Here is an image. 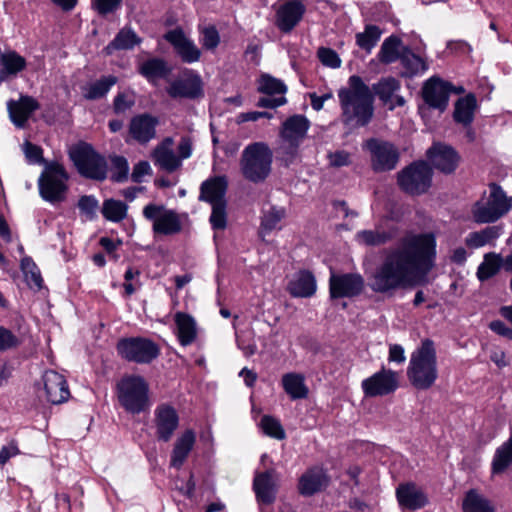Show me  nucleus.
Instances as JSON below:
<instances>
[{"label": "nucleus", "mask_w": 512, "mask_h": 512, "mask_svg": "<svg viewBox=\"0 0 512 512\" xmlns=\"http://www.w3.org/2000/svg\"><path fill=\"white\" fill-rule=\"evenodd\" d=\"M435 258L433 233H408L396 246L385 250L382 261L368 276V286L375 293L393 295L426 276L434 267Z\"/></svg>", "instance_id": "f257e3e1"}, {"label": "nucleus", "mask_w": 512, "mask_h": 512, "mask_svg": "<svg viewBox=\"0 0 512 512\" xmlns=\"http://www.w3.org/2000/svg\"><path fill=\"white\" fill-rule=\"evenodd\" d=\"M341 122L349 128L367 126L374 116V95L362 78L352 75L348 87L338 91Z\"/></svg>", "instance_id": "f03ea898"}, {"label": "nucleus", "mask_w": 512, "mask_h": 512, "mask_svg": "<svg viewBox=\"0 0 512 512\" xmlns=\"http://www.w3.org/2000/svg\"><path fill=\"white\" fill-rule=\"evenodd\" d=\"M407 377L417 390H428L434 385L438 378V369L433 341L425 339L411 354Z\"/></svg>", "instance_id": "7ed1b4c3"}, {"label": "nucleus", "mask_w": 512, "mask_h": 512, "mask_svg": "<svg viewBox=\"0 0 512 512\" xmlns=\"http://www.w3.org/2000/svg\"><path fill=\"white\" fill-rule=\"evenodd\" d=\"M512 208L509 198L497 183H490L488 192H484L471 209L473 221L477 224L495 223Z\"/></svg>", "instance_id": "20e7f679"}, {"label": "nucleus", "mask_w": 512, "mask_h": 512, "mask_svg": "<svg viewBox=\"0 0 512 512\" xmlns=\"http://www.w3.org/2000/svg\"><path fill=\"white\" fill-rule=\"evenodd\" d=\"M273 152L265 142L247 145L241 155L240 168L243 177L252 183H261L270 175Z\"/></svg>", "instance_id": "39448f33"}, {"label": "nucleus", "mask_w": 512, "mask_h": 512, "mask_svg": "<svg viewBox=\"0 0 512 512\" xmlns=\"http://www.w3.org/2000/svg\"><path fill=\"white\" fill-rule=\"evenodd\" d=\"M116 391L121 407L128 413L140 414L150 406L149 384L142 376H124L117 383Z\"/></svg>", "instance_id": "423d86ee"}, {"label": "nucleus", "mask_w": 512, "mask_h": 512, "mask_svg": "<svg viewBox=\"0 0 512 512\" xmlns=\"http://www.w3.org/2000/svg\"><path fill=\"white\" fill-rule=\"evenodd\" d=\"M69 176L62 164L48 163L38 179L39 194L43 200L56 204L65 200Z\"/></svg>", "instance_id": "0eeeda50"}, {"label": "nucleus", "mask_w": 512, "mask_h": 512, "mask_svg": "<svg viewBox=\"0 0 512 512\" xmlns=\"http://www.w3.org/2000/svg\"><path fill=\"white\" fill-rule=\"evenodd\" d=\"M69 156L82 176L97 181L106 179L107 162L90 144L81 143L73 147Z\"/></svg>", "instance_id": "6e6552de"}, {"label": "nucleus", "mask_w": 512, "mask_h": 512, "mask_svg": "<svg viewBox=\"0 0 512 512\" xmlns=\"http://www.w3.org/2000/svg\"><path fill=\"white\" fill-rule=\"evenodd\" d=\"M433 171L425 161H415L401 170L397 175L399 187L410 195H421L432 184Z\"/></svg>", "instance_id": "1a4fd4ad"}, {"label": "nucleus", "mask_w": 512, "mask_h": 512, "mask_svg": "<svg viewBox=\"0 0 512 512\" xmlns=\"http://www.w3.org/2000/svg\"><path fill=\"white\" fill-rule=\"evenodd\" d=\"M118 353L127 361L148 364L160 354L159 346L148 338L131 337L121 339L117 345Z\"/></svg>", "instance_id": "9d476101"}, {"label": "nucleus", "mask_w": 512, "mask_h": 512, "mask_svg": "<svg viewBox=\"0 0 512 512\" xmlns=\"http://www.w3.org/2000/svg\"><path fill=\"white\" fill-rule=\"evenodd\" d=\"M399 373L384 366L364 379L361 388L366 397H382L393 394L399 388Z\"/></svg>", "instance_id": "9b49d317"}, {"label": "nucleus", "mask_w": 512, "mask_h": 512, "mask_svg": "<svg viewBox=\"0 0 512 512\" xmlns=\"http://www.w3.org/2000/svg\"><path fill=\"white\" fill-rule=\"evenodd\" d=\"M365 146L371 154V166L375 172L390 171L397 166L400 155L392 143L371 138Z\"/></svg>", "instance_id": "f8f14e48"}, {"label": "nucleus", "mask_w": 512, "mask_h": 512, "mask_svg": "<svg viewBox=\"0 0 512 512\" xmlns=\"http://www.w3.org/2000/svg\"><path fill=\"white\" fill-rule=\"evenodd\" d=\"M143 216L153 221L154 233L172 235L181 231V222L178 214L167 210L163 205L148 204L143 209Z\"/></svg>", "instance_id": "ddd939ff"}, {"label": "nucleus", "mask_w": 512, "mask_h": 512, "mask_svg": "<svg viewBox=\"0 0 512 512\" xmlns=\"http://www.w3.org/2000/svg\"><path fill=\"white\" fill-rule=\"evenodd\" d=\"M364 278L358 273H332L329 279V292L332 299L352 298L362 293Z\"/></svg>", "instance_id": "4468645a"}, {"label": "nucleus", "mask_w": 512, "mask_h": 512, "mask_svg": "<svg viewBox=\"0 0 512 512\" xmlns=\"http://www.w3.org/2000/svg\"><path fill=\"white\" fill-rule=\"evenodd\" d=\"M453 91L459 93L463 89L454 90L451 83L434 76L425 82L422 96L429 107L444 111L448 106L449 97Z\"/></svg>", "instance_id": "2eb2a0df"}, {"label": "nucleus", "mask_w": 512, "mask_h": 512, "mask_svg": "<svg viewBox=\"0 0 512 512\" xmlns=\"http://www.w3.org/2000/svg\"><path fill=\"white\" fill-rule=\"evenodd\" d=\"M155 435L159 441L168 442L179 426L176 409L169 404H160L154 411Z\"/></svg>", "instance_id": "dca6fc26"}, {"label": "nucleus", "mask_w": 512, "mask_h": 512, "mask_svg": "<svg viewBox=\"0 0 512 512\" xmlns=\"http://www.w3.org/2000/svg\"><path fill=\"white\" fill-rule=\"evenodd\" d=\"M305 11L300 0H287L277 7L274 24L282 33H290L302 20Z\"/></svg>", "instance_id": "f3484780"}, {"label": "nucleus", "mask_w": 512, "mask_h": 512, "mask_svg": "<svg viewBox=\"0 0 512 512\" xmlns=\"http://www.w3.org/2000/svg\"><path fill=\"white\" fill-rule=\"evenodd\" d=\"M164 39L169 42L183 63L192 64L201 58V50L188 38L181 28L168 31Z\"/></svg>", "instance_id": "a211bd4d"}, {"label": "nucleus", "mask_w": 512, "mask_h": 512, "mask_svg": "<svg viewBox=\"0 0 512 512\" xmlns=\"http://www.w3.org/2000/svg\"><path fill=\"white\" fill-rule=\"evenodd\" d=\"M427 158L433 167L444 174H452L459 165L460 155L450 145L434 143L427 150Z\"/></svg>", "instance_id": "6ab92c4d"}, {"label": "nucleus", "mask_w": 512, "mask_h": 512, "mask_svg": "<svg viewBox=\"0 0 512 512\" xmlns=\"http://www.w3.org/2000/svg\"><path fill=\"white\" fill-rule=\"evenodd\" d=\"M395 495L399 506L406 510H419L429 503L427 494L414 482L399 484Z\"/></svg>", "instance_id": "aec40b11"}, {"label": "nucleus", "mask_w": 512, "mask_h": 512, "mask_svg": "<svg viewBox=\"0 0 512 512\" xmlns=\"http://www.w3.org/2000/svg\"><path fill=\"white\" fill-rule=\"evenodd\" d=\"M159 119L149 113H142L131 118L129 134L137 143L145 145L156 137Z\"/></svg>", "instance_id": "412c9836"}, {"label": "nucleus", "mask_w": 512, "mask_h": 512, "mask_svg": "<svg viewBox=\"0 0 512 512\" xmlns=\"http://www.w3.org/2000/svg\"><path fill=\"white\" fill-rule=\"evenodd\" d=\"M43 382L47 401L52 404H61L68 400L70 391L63 375L54 370L45 371Z\"/></svg>", "instance_id": "4be33fe9"}, {"label": "nucleus", "mask_w": 512, "mask_h": 512, "mask_svg": "<svg viewBox=\"0 0 512 512\" xmlns=\"http://www.w3.org/2000/svg\"><path fill=\"white\" fill-rule=\"evenodd\" d=\"M171 98L196 99L203 96V83L199 75L176 79L167 87Z\"/></svg>", "instance_id": "5701e85b"}, {"label": "nucleus", "mask_w": 512, "mask_h": 512, "mask_svg": "<svg viewBox=\"0 0 512 512\" xmlns=\"http://www.w3.org/2000/svg\"><path fill=\"white\" fill-rule=\"evenodd\" d=\"M228 181L225 176H216L202 182L199 200L210 205L226 203Z\"/></svg>", "instance_id": "b1692460"}, {"label": "nucleus", "mask_w": 512, "mask_h": 512, "mask_svg": "<svg viewBox=\"0 0 512 512\" xmlns=\"http://www.w3.org/2000/svg\"><path fill=\"white\" fill-rule=\"evenodd\" d=\"M39 103L31 96H21L18 101L9 100L7 102V109L11 121L15 126L23 128L31 116V114L38 110Z\"/></svg>", "instance_id": "393cba45"}, {"label": "nucleus", "mask_w": 512, "mask_h": 512, "mask_svg": "<svg viewBox=\"0 0 512 512\" xmlns=\"http://www.w3.org/2000/svg\"><path fill=\"white\" fill-rule=\"evenodd\" d=\"M253 490L257 501L266 505L272 504L276 499L277 485L273 469L257 473L253 481Z\"/></svg>", "instance_id": "a878e982"}, {"label": "nucleus", "mask_w": 512, "mask_h": 512, "mask_svg": "<svg viewBox=\"0 0 512 512\" xmlns=\"http://www.w3.org/2000/svg\"><path fill=\"white\" fill-rule=\"evenodd\" d=\"M316 289V279L308 270H300L295 273L287 285L289 294L296 298L311 297L315 294Z\"/></svg>", "instance_id": "bb28decb"}, {"label": "nucleus", "mask_w": 512, "mask_h": 512, "mask_svg": "<svg viewBox=\"0 0 512 512\" xmlns=\"http://www.w3.org/2000/svg\"><path fill=\"white\" fill-rule=\"evenodd\" d=\"M310 128L309 120L300 114L288 117L280 130V138L288 141L302 143L307 136Z\"/></svg>", "instance_id": "cd10ccee"}, {"label": "nucleus", "mask_w": 512, "mask_h": 512, "mask_svg": "<svg viewBox=\"0 0 512 512\" xmlns=\"http://www.w3.org/2000/svg\"><path fill=\"white\" fill-rule=\"evenodd\" d=\"M196 441L195 432L192 429L185 430L180 437L177 438L170 459V465L176 469L183 466L190 452L192 451Z\"/></svg>", "instance_id": "c85d7f7f"}, {"label": "nucleus", "mask_w": 512, "mask_h": 512, "mask_svg": "<svg viewBox=\"0 0 512 512\" xmlns=\"http://www.w3.org/2000/svg\"><path fill=\"white\" fill-rule=\"evenodd\" d=\"M328 484L325 472L319 468L306 471L299 479L298 489L303 496H312L321 491Z\"/></svg>", "instance_id": "c756f323"}, {"label": "nucleus", "mask_w": 512, "mask_h": 512, "mask_svg": "<svg viewBox=\"0 0 512 512\" xmlns=\"http://www.w3.org/2000/svg\"><path fill=\"white\" fill-rule=\"evenodd\" d=\"M502 233V225L487 226L479 231L469 233L465 238V244L471 249H477L485 245H493Z\"/></svg>", "instance_id": "7c9ffc66"}, {"label": "nucleus", "mask_w": 512, "mask_h": 512, "mask_svg": "<svg viewBox=\"0 0 512 512\" xmlns=\"http://www.w3.org/2000/svg\"><path fill=\"white\" fill-rule=\"evenodd\" d=\"M141 38L136 32L128 26L121 28L114 39L104 48L107 55H111L118 50H132L141 43Z\"/></svg>", "instance_id": "2f4dec72"}, {"label": "nucleus", "mask_w": 512, "mask_h": 512, "mask_svg": "<svg viewBox=\"0 0 512 512\" xmlns=\"http://www.w3.org/2000/svg\"><path fill=\"white\" fill-rule=\"evenodd\" d=\"M177 336L182 346L191 345L197 337V327L194 318L183 312L175 314Z\"/></svg>", "instance_id": "473e14b6"}, {"label": "nucleus", "mask_w": 512, "mask_h": 512, "mask_svg": "<svg viewBox=\"0 0 512 512\" xmlns=\"http://www.w3.org/2000/svg\"><path fill=\"white\" fill-rule=\"evenodd\" d=\"M138 71L149 82H152L156 79L167 78L170 75L172 68L166 60L154 57L142 62L139 65Z\"/></svg>", "instance_id": "72a5a7b5"}, {"label": "nucleus", "mask_w": 512, "mask_h": 512, "mask_svg": "<svg viewBox=\"0 0 512 512\" xmlns=\"http://www.w3.org/2000/svg\"><path fill=\"white\" fill-rule=\"evenodd\" d=\"M397 234V228L393 227L388 230H361L355 235V239L358 243L365 246H381L392 241Z\"/></svg>", "instance_id": "f704fd0d"}, {"label": "nucleus", "mask_w": 512, "mask_h": 512, "mask_svg": "<svg viewBox=\"0 0 512 512\" xmlns=\"http://www.w3.org/2000/svg\"><path fill=\"white\" fill-rule=\"evenodd\" d=\"M400 62L404 68V72L401 75L405 78H412L428 70V64L425 60L408 47L402 48Z\"/></svg>", "instance_id": "c9c22d12"}, {"label": "nucleus", "mask_w": 512, "mask_h": 512, "mask_svg": "<svg viewBox=\"0 0 512 512\" xmlns=\"http://www.w3.org/2000/svg\"><path fill=\"white\" fill-rule=\"evenodd\" d=\"M476 106V97L473 94H468L465 97L459 98L455 103L453 113L455 122L460 123L465 127L470 126L474 119Z\"/></svg>", "instance_id": "e433bc0d"}, {"label": "nucleus", "mask_w": 512, "mask_h": 512, "mask_svg": "<svg viewBox=\"0 0 512 512\" xmlns=\"http://www.w3.org/2000/svg\"><path fill=\"white\" fill-rule=\"evenodd\" d=\"M463 512H495L493 503L475 489L466 492L462 502Z\"/></svg>", "instance_id": "4c0bfd02"}, {"label": "nucleus", "mask_w": 512, "mask_h": 512, "mask_svg": "<svg viewBox=\"0 0 512 512\" xmlns=\"http://www.w3.org/2000/svg\"><path fill=\"white\" fill-rule=\"evenodd\" d=\"M402 40L391 35L387 37L378 52V60L383 64H391L401 59L402 56Z\"/></svg>", "instance_id": "58836bf2"}, {"label": "nucleus", "mask_w": 512, "mask_h": 512, "mask_svg": "<svg viewBox=\"0 0 512 512\" xmlns=\"http://www.w3.org/2000/svg\"><path fill=\"white\" fill-rule=\"evenodd\" d=\"M282 385L285 392L293 400L304 399L308 395L305 379L298 373H287L282 377Z\"/></svg>", "instance_id": "ea45409f"}, {"label": "nucleus", "mask_w": 512, "mask_h": 512, "mask_svg": "<svg viewBox=\"0 0 512 512\" xmlns=\"http://www.w3.org/2000/svg\"><path fill=\"white\" fill-rule=\"evenodd\" d=\"M117 82L118 78L114 75L103 76L83 89V97L87 100L101 99L107 95Z\"/></svg>", "instance_id": "a19ab883"}, {"label": "nucleus", "mask_w": 512, "mask_h": 512, "mask_svg": "<svg viewBox=\"0 0 512 512\" xmlns=\"http://www.w3.org/2000/svg\"><path fill=\"white\" fill-rule=\"evenodd\" d=\"M26 66L25 59L14 51L3 53L0 56V83L8 75H15Z\"/></svg>", "instance_id": "79ce46f5"}, {"label": "nucleus", "mask_w": 512, "mask_h": 512, "mask_svg": "<svg viewBox=\"0 0 512 512\" xmlns=\"http://www.w3.org/2000/svg\"><path fill=\"white\" fill-rule=\"evenodd\" d=\"M401 88V83L394 77L381 78L372 86L373 95H377L384 105L391 103L394 94Z\"/></svg>", "instance_id": "37998d69"}, {"label": "nucleus", "mask_w": 512, "mask_h": 512, "mask_svg": "<svg viewBox=\"0 0 512 512\" xmlns=\"http://www.w3.org/2000/svg\"><path fill=\"white\" fill-rule=\"evenodd\" d=\"M503 267L502 256L495 252H489L484 255L483 262L477 268V278L480 282H484L495 276Z\"/></svg>", "instance_id": "c03bdc74"}, {"label": "nucleus", "mask_w": 512, "mask_h": 512, "mask_svg": "<svg viewBox=\"0 0 512 512\" xmlns=\"http://www.w3.org/2000/svg\"><path fill=\"white\" fill-rule=\"evenodd\" d=\"M512 464V437L499 446L494 454L491 470L492 474H501Z\"/></svg>", "instance_id": "a18cd8bd"}, {"label": "nucleus", "mask_w": 512, "mask_h": 512, "mask_svg": "<svg viewBox=\"0 0 512 512\" xmlns=\"http://www.w3.org/2000/svg\"><path fill=\"white\" fill-rule=\"evenodd\" d=\"M381 35L382 31L378 26L373 24L366 25L363 32L356 34V44L361 49L371 52L379 41Z\"/></svg>", "instance_id": "49530a36"}, {"label": "nucleus", "mask_w": 512, "mask_h": 512, "mask_svg": "<svg viewBox=\"0 0 512 512\" xmlns=\"http://www.w3.org/2000/svg\"><path fill=\"white\" fill-rule=\"evenodd\" d=\"M153 158L155 164L167 172H174L181 167L182 162L173 150L154 149Z\"/></svg>", "instance_id": "de8ad7c7"}, {"label": "nucleus", "mask_w": 512, "mask_h": 512, "mask_svg": "<svg viewBox=\"0 0 512 512\" xmlns=\"http://www.w3.org/2000/svg\"><path fill=\"white\" fill-rule=\"evenodd\" d=\"M258 91L260 93L273 96L280 94L284 96L287 92V86L280 79H277L270 74H262L258 80Z\"/></svg>", "instance_id": "09e8293b"}, {"label": "nucleus", "mask_w": 512, "mask_h": 512, "mask_svg": "<svg viewBox=\"0 0 512 512\" xmlns=\"http://www.w3.org/2000/svg\"><path fill=\"white\" fill-rule=\"evenodd\" d=\"M128 206L120 201L115 199H107L103 202L102 206V214L105 219L112 222H120L127 215Z\"/></svg>", "instance_id": "8fccbe9b"}, {"label": "nucleus", "mask_w": 512, "mask_h": 512, "mask_svg": "<svg viewBox=\"0 0 512 512\" xmlns=\"http://www.w3.org/2000/svg\"><path fill=\"white\" fill-rule=\"evenodd\" d=\"M300 145L301 143L298 142L281 139L277 153L285 166H289L298 158Z\"/></svg>", "instance_id": "3c124183"}, {"label": "nucleus", "mask_w": 512, "mask_h": 512, "mask_svg": "<svg viewBox=\"0 0 512 512\" xmlns=\"http://www.w3.org/2000/svg\"><path fill=\"white\" fill-rule=\"evenodd\" d=\"M111 160V176L113 182L122 183L128 179L129 165L123 156L114 155Z\"/></svg>", "instance_id": "603ef678"}, {"label": "nucleus", "mask_w": 512, "mask_h": 512, "mask_svg": "<svg viewBox=\"0 0 512 512\" xmlns=\"http://www.w3.org/2000/svg\"><path fill=\"white\" fill-rule=\"evenodd\" d=\"M286 216V211L282 207H271L263 214L261 220V229L267 233L278 227V224Z\"/></svg>", "instance_id": "864d4df0"}, {"label": "nucleus", "mask_w": 512, "mask_h": 512, "mask_svg": "<svg viewBox=\"0 0 512 512\" xmlns=\"http://www.w3.org/2000/svg\"><path fill=\"white\" fill-rule=\"evenodd\" d=\"M260 426L264 434L269 437L275 438L277 440H283L286 436L280 421L272 416L264 415L261 418Z\"/></svg>", "instance_id": "5fc2aeb1"}, {"label": "nucleus", "mask_w": 512, "mask_h": 512, "mask_svg": "<svg viewBox=\"0 0 512 512\" xmlns=\"http://www.w3.org/2000/svg\"><path fill=\"white\" fill-rule=\"evenodd\" d=\"M136 103V97L133 91L118 92L113 100V111L115 114H124Z\"/></svg>", "instance_id": "6e6d98bb"}, {"label": "nucleus", "mask_w": 512, "mask_h": 512, "mask_svg": "<svg viewBox=\"0 0 512 512\" xmlns=\"http://www.w3.org/2000/svg\"><path fill=\"white\" fill-rule=\"evenodd\" d=\"M23 340L10 329L0 326V352H6L18 349Z\"/></svg>", "instance_id": "4d7b16f0"}, {"label": "nucleus", "mask_w": 512, "mask_h": 512, "mask_svg": "<svg viewBox=\"0 0 512 512\" xmlns=\"http://www.w3.org/2000/svg\"><path fill=\"white\" fill-rule=\"evenodd\" d=\"M212 212L209 218L214 230H224L227 226V202L211 205Z\"/></svg>", "instance_id": "13d9d810"}, {"label": "nucleus", "mask_w": 512, "mask_h": 512, "mask_svg": "<svg viewBox=\"0 0 512 512\" xmlns=\"http://www.w3.org/2000/svg\"><path fill=\"white\" fill-rule=\"evenodd\" d=\"M200 42L206 50H214L220 43V35L215 26L209 25L199 29Z\"/></svg>", "instance_id": "bf43d9fd"}, {"label": "nucleus", "mask_w": 512, "mask_h": 512, "mask_svg": "<svg viewBox=\"0 0 512 512\" xmlns=\"http://www.w3.org/2000/svg\"><path fill=\"white\" fill-rule=\"evenodd\" d=\"M78 208L87 219L93 220L96 218V212L99 208L98 200L92 195L81 196L78 200Z\"/></svg>", "instance_id": "052dcab7"}, {"label": "nucleus", "mask_w": 512, "mask_h": 512, "mask_svg": "<svg viewBox=\"0 0 512 512\" xmlns=\"http://www.w3.org/2000/svg\"><path fill=\"white\" fill-rule=\"evenodd\" d=\"M123 0H91V6L100 16H107L115 13L122 4Z\"/></svg>", "instance_id": "680f3d73"}, {"label": "nucleus", "mask_w": 512, "mask_h": 512, "mask_svg": "<svg viewBox=\"0 0 512 512\" xmlns=\"http://www.w3.org/2000/svg\"><path fill=\"white\" fill-rule=\"evenodd\" d=\"M320 62L327 67L336 69L341 66V59L337 52L331 48L320 47L317 51Z\"/></svg>", "instance_id": "e2e57ef3"}, {"label": "nucleus", "mask_w": 512, "mask_h": 512, "mask_svg": "<svg viewBox=\"0 0 512 512\" xmlns=\"http://www.w3.org/2000/svg\"><path fill=\"white\" fill-rule=\"evenodd\" d=\"M22 151L29 164H41L45 162L42 148L30 141H25L23 143Z\"/></svg>", "instance_id": "0e129e2a"}, {"label": "nucleus", "mask_w": 512, "mask_h": 512, "mask_svg": "<svg viewBox=\"0 0 512 512\" xmlns=\"http://www.w3.org/2000/svg\"><path fill=\"white\" fill-rule=\"evenodd\" d=\"M20 454L18 443L12 439L7 445H4L0 450V465L6 464L12 457Z\"/></svg>", "instance_id": "69168bd1"}, {"label": "nucleus", "mask_w": 512, "mask_h": 512, "mask_svg": "<svg viewBox=\"0 0 512 512\" xmlns=\"http://www.w3.org/2000/svg\"><path fill=\"white\" fill-rule=\"evenodd\" d=\"M328 158L330 165L337 168L348 166L351 163L350 153L344 150L329 153Z\"/></svg>", "instance_id": "338daca9"}, {"label": "nucleus", "mask_w": 512, "mask_h": 512, "mask_svg": "<svg viewBox=\"0 0 512 512\" xmlns=\"http://www.w3.org/2000/svg\"><path fill=\"white\" fill-rule=\"evenodd\" d=\"M151 172L150 164L147 161H140L134 167L131 174L132 181L141 183L143 177Z\"/></svg>", "instance_id": "774afa93"}]
</instances>
